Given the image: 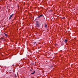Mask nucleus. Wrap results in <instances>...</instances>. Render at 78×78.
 <instances>
[{"label": "nucleus", "mask_w": 78, "mask_h": 78, "mask_svg": "<svg viewBox=\"0 0 78 78\" xmlns=\"http://www.w3.org/2000/svg\"><path fill=\"white\" fill-rule=\"evenodd\" d=\"M13 15H14V14H12V15H11L10 16V17L9 18V20H11L12 17L13 16Z\"/></svg>", "instance_id": "f257e3e1"}, {"label": "nucleus", "mask_w": 78, "mask_h": 78, "mask_svg": "<svg viewBox=\"0 0 78 78\" xmlns=\"http://www.w3.org/2000/svg\"><path fill=\"white\" fill-rule=\"evenodd\" d=\"M37 27H38V28H39V27H40V25L39 24H36Z\"/></svg>", "instance_id": "f03ea898"}, {"label": "nucleus", "mask_w": 78, "mask_h": 78, "mask_svg": "<svg viewBox=\"0 0 78 78\" xmlns=\"http://www.w3.org/2000/svg\"><path fill=\"white\" fill-rule=\"evenodd\" d=\"M43 16V14H41L39 16L37 17V18H40V17H42Z\"/></svg>", "instance_id": "7ed1b4c3"}, {"label": "nucleus", "mask_w": 78, "mask_h": 78, "mask_svg": "<svg viewBox=\"0 0 78 78\" xmlns=\"http://www.w3.org/2000/svg\"><path fill=\"white\" fill-rule=\"evenodd\" d=\"M35 72H36V71H34L33 72V73H31V74L32 75H33V74H34V73H35Z\"/></svg>", "instance_id": "20e7f679"}, {"label": "nucleus", "mask_w": 78, "mask_h": 78, "mask_svg": "<svg viewBox=\"0 0 78 78\" xmlns=\"http://www.w3.org/2000/svg\"><path fill=\"white\" fill-rule=\"evenodd\" d=\"M64 41L65 42H67V40L65 39L64 40Z\"/></svg>", "instance_id": "39448f33"}, {"label": "nucleus", "mask_w": 78, "mask_h": 78, "mask_svg": "<svg viewBox=\"0 0 78 78\" xmlns=\"http://www.w3.org/2000/svg\"><path fill=\"white\" fill-rule=\"evenodd\" d=\"M44 27H45V28H47V24H45Z\"/></svg>", "instance_id": "423d86ee"}, {"label": "nucleus", "mask_w": 78, "mask_h": 78, "mask_svg": "<svg viewBox=\"0 0 78 78\" xmlns=\"http://www.w3.org/2000/svg\"><path fill=\"white\" fill-rule=\"evenodd\" d=\"M4 34L5 35V36H6V37H7V34L5 33H4Z\"/></svg>", "instance_id": "0eeeda50"}, {"label": "nucleus", "mask_w": 78, "mask_h": 78, "mask_svg": "<svg viewBox=\"0 0 78 78\" xmlns=\"http://www.w3.org/2000/svg\"><path fill=\"white\" fill-rule=\"evenodd\" d=\"M39 24V22L38 21H36V24Z\"/></svg>", "instance_id": "6e6552de"}, {"label": "nucleus", "mask_w": 78, "mask_h": 78, "mask_svg": "<svg viewBox=\"0 0 78 78\" xmlns=\"http://www.w3.org/2000/svg\"><path fill=\"white\" fill-rule=\"evenodd\" d=\"M1 40H3V39H5V38L1 37Z\"/></svg>", "instance_id": "1a4fd4ad"}, {"label": "nucleus", "mask_w": 78, "mask_h": 78, "mask_svg": "<svg viewBox=\"0 0 78 78\" xmlns=\"http://www.w3.org/2000/svg\"><path fill=\"white\" fill-rule=\"evenodd\" d=\"M32 43H33V44H36V41L33 42H32Z\"/></svg>", "instance_id": "9d476101"}, {"label": "nucleus", "mask_w": 78, "mask_h": 78, "mask_svg": "<svg viewBox=\"0 0 78 78\" xmlns=\"http://www.w3.org/2000/svg\"><path fill=\"white\" fill-rule=\"evenodd\" d=\"M15 76L16 78L17 77V75H16V74H15Z\"/></svg>", "instance_id": "9b49d317"}, {"label": "nucleus", "mask_w": 78, "mask_h": 78, "mask_svg": "<svg viewBox=\"0 0 78 78\" xmlns=\"http://www.w3.org/2000/svg\"><path fill=\"white\" fill-rule=\"evenodd\" d=\"M17 75H18V73H17Z\"/></svg>", "instance_id": "f8f14e48"}, {"label": "nucleus", "mask_w": 78, "mask_h": 78, "mask_svg": "<svg viewBox=\"0 0 78 78\" xmlns=\"http://www.w3.org/2000/svg\"><path fill=\"white\" fill-rule=\"evenodd\" d=\"M30 70V71H32V70Z\"/></svg>", "instance_id": "ddd939ff"}]
</instances>
